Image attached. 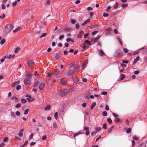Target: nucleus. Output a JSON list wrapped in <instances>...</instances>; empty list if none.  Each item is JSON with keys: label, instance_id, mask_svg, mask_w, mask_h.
<instances>
[{"label": "nucleus", "instance_id": "4c0bfd02", "mask_svg": "<svg viewBox=\"0 0 147 147\" xmlns=\"http://www.w3.org/2000/svg\"><path fill=\"white\" fill-rule=\"evenodd\" d=\"M99 54L100 55L102 56L104 54V53L101 50L99 53Z\"/></svg>", "mask_w": 147, "mask_h": 147}, {"label": "nucleus", "instance_id": "a878e982", "mask_svg": "<svg viewBox=\"0 0 147 147\" xmlns=\"http://www.w3.org/2000/svg\"><path fill=\"white\" fill-rule=\"evenodd\" d=\"M121 5L122 6V7L124 8L125 7H127L128 5L127 4L122 3L121 4Z\"/></svg>", "mask_w": 147, "mask_h": 147}, {"label": "nucleus", "instance_id": "4468645a", "mask_svg": "<svg viewBox=\"0 0 147 147\" xmlns=\"http://www.w3.org/2000/svg\"><path fill=\"white\" fill-rule=\"evenodd\" d=\"M74 81L75 83H77L79 81V79L76 77H74Z\"/></svg>", "mask_w": 147, "mask_h": 147}, {"label": "nucleus", "instance_id": "5701e85b", "mask_svg": "<svg viewBox=\"0 0 147 147\" xmlns=\"http://www.w3.org/2000/svg\"><path fill=\"white\" fill-rule=\"evenodd\" d=\"M107 121L109 123L111 124L112 123V120L111 118H108L107 119Z\"/></svg>", "mask_w": 147, "mask_h": 147}, {"label": "nucleus", "instance_id": "f704fd0d", "mask_svg": "<svg viewBox=\"0 0 147 147\" xmlns=\"http://www.w3.org/2000/svg\"><path fill=\"white\" fill-rule=\"evenodd\" d=\"M47 34V33H43L40 36V38L45 37Z\"/></svg>", "mask_w": 147, "mask_h": 147}, {"label": "nucleus", "instance_id": "8fccbe9b", "mask_svg": "<svg viewBox=\"0 0 147 147\" xmlns=\"http://www.w3.org/2000/svg\"><path fill=\"white\" fill-rule=\"evenodd\" d=\"M107 94V92H101V94L103 95H106Z\"/></svg>", "mask_w": 147, "mask_h": 147}, {"label": "nucleus", "instance_id": "7c9ffc66", "mask_svg": "<svg viewBox=\"0 0 147 147\" xmlns=\"http://www.w3.org/2000/svg\"><path fill=\"white\" fill-rule=\"evenodd\" d=\"M21 105V104L20 103H19L18 104H17L16 105H15V107L16 108H19Z\"/></svg>", "mask_w": 147, "mask_h": 147}, {"label": "nucleus", "instance_id": "5fc2aeb1", "mask_svg": "<svg viewBox=\"0 0 147 147\" xmlns=\"http://www.w3.org/2000/svg\"><path fill=\"white\" fill-rule=\"evenodd\" d=\"M19 50V47H17L15 49L14 52L15 53H16L18 52V50Z\"/></svg>", "mask_w": 147, "mask_h": 147}, {"label": "nucleus", "instance_id": "1a4fd4ad", "mask_svg": "<svg viewBox=\"0 0 147 147\" xmlns=\"http://www.w3.org/2000/svg\"><path fill=\"white\" fill-rule=\"evenodd\" d=\"M60 71V70L59 69H56L54 72L53 74V75L54 76H55L56 75L58 74Z\"/></svg>", "mask_w": 147, "mask_h": 147}, {"label": "nucleus", "instance_id": "f8f14e48", "mask_svg": "<svg viewBox=\"0 0 147 147\" xmlns=\"http://www.w3.org/2000/svg\"><path fill=\"white\" fill-rule=\"evenodd\" d=\"M139 59V57L138 56L137 57L134 59L133 62V64H135L138 61Z\"/></svg>", "mask_w": 147, "mask_h": 147}, {"label": "nucleus", "instance_id": "39448f33", "mask_svg": "<svg viewBox=\"0 0 147 147\" xmlns=\"http://www.w3.org/2000/svg\"><path fill=\"white\" fill-rule=\"evenodd\" d=\"M67 79L66 78H64L61 79V83L62 84H65L66 83Z\"/></svg>", "mask_w": 147, "mask_h": 147}, {"label": "nucleus", "instance_id": "49530a36", "mask_svg": "<svg viewBox=\"0 0 147 147\" xmlns=\"http://www.w3.org/2000/svg\"><path fill=\"white\" fill-rule=\"evenodd\" d=\"M76 22V20L74 19H72L71 20V22L72 24H75Z\"/></svg>", "mask_w": 147, "mask_h": 147}, {"label": "nucleus", "instance_id": "20e7f679", "mask_svg": "<svg viewBox=\"0 0 147 147\" xmlns=\"http://www.w3.org/2000/svg\"><path fill=\"white\" fill-rule=\"evenodd\" d=\"M33 61L32 60H28L27 62V63L29 67H30L32 68L33 67Z\"/></svg>", "mask_w": 147, "mask_h": 147}, {"label": "nucleus", "instance_id": "aec40b11", "mask_svg": "<svg viewBox=\"0 0 147 147\" xmlns=\"http://www.w3.org/2000/svg\"><path fill=\"white\" fill-rule=\"evenodd\" d=\"M51 108V106L49 105H47L45 108L44 109L45 111Z\"/></svg>", "mask_w": 147, "mask_h": 147}, {"label": "nucleus", "instance_id": "864d4df0", "mask_svg": "<svg viewBox=\"0 0 147 147\" xmlns=\"http://www.w3.org/2000/svg\"><path fill=\"white\" fill-rule=\"evenodd\" d=\"M89 129V127H87L86 126H85L84 127V131H88V130Z\"/></svg>", "mask_w": 147, "mask_h": 147}, {"label": "nucleus", "instance_id": "e433bc0d", "mask_svg": "<svg viewBox=\"0 0 147 147\" xmlns=\"http://www.w3.org/2000/svg\"><path fill=\"white\" fill-rule=\"evenodd\" d=\"M117 39H118V40L119 43L121 45V46H122V42L120 38L119 37H118Z\"/></svg>", "mask_w": 147, "mask_h": 147}, {"label": "nucleus", "instance_id": "6e6552de", "mask_svg": "<svg viewBox=\"0 0 147 147\" xmlns=\"http://www.w3.org/2000/svg\"><path fill=\"white\" fill-rule=\"evenodd\" d=\"M32 76V74L30 71H28L26 74L27 78L30 79H31Z\"/></svg>", "mask_w": 147, "mask_h": 147}, {"label": "nucleus", "instance_id": "3c124183", "mask_svg": "<svg viewBox=\"0 0 147 147\" xmlns=\"http://www.w3.org/2000/svg\"><path fill=\"white\" fill-rule=\"evenodd\" d=\"M72 40V39L70 38H67L66 39V41L67 42L71 41Z\"/></svg>", "mask_w": 147, "mask_h": 147}, {"label": "nucleus", "instance_id": "412c9836", "mask_svg": "<svg viewBox=\"0 0 147 147\" xmlns=\"http://www.w3.org/2000/svg\"><path fill=\"white\" fill-rule=\"evenodd\" d=\"M119 4L117 2H116L114 6V8L115 9H117L118 7Z\"/></svg>", "mask_w": 147, "mask_h": 147}, {"label": "nucleus", "instance_id": "c85d7f7f", "mask_svg": "<svg viewBox=\"0 0 147 147\" xmlns=\"http://www.w3.org/2000/svg\"><path fill=\"white\" fill-rule=\"evenodd\" d=\"M131 131V128L129 127L127 129L126 131V132L127 134H129L130 133Z\"/></svg>", "mask_w": 147, "mask_h": 147}, {"label": "nucleus", "instance_id": "4be33fe9", "mask_svg": "<svg viewBox=\"0 0 147 147\" xmlns=\"http://www.w3.org/2000/svg\"><path fill=\"white\" fill-rule=\"evenodd\" d=\"M21 102L23 103H25L27 102L26 100L25 99L22 98Z\"/></svg>", "mask_w": 147, "mask_h": 147}, {"label": "nucleus", "instance_id": "2f4dec72", "mask_svg": "<svg viewBox=\"0 0 147 147\" xmlns=\"http://www.w3.org/2000/svg\"><path fill=\"white\" fill-rule=\"evenodd\" d=\"M28 111H29V109H26L24 111V115H26L27 114H28Z\"/></svg>", "mask_w": 147, "mask_h": 147}, {"label": "nucleus", "instance_id": "0e129e2a", "mask_svg": "<svg viewBox=\"0 0 147 147\" xmlns=\"http://www.w3.org/2000/svg\"><path fill=\"white\" fill-rule=\"evenodd\" d=\"M17 84H16V82H15L13 83L11 85V86L12 87H15L16 85Z\"/></svg>", "mask_w": 147, "mask_h": 147}, {"label": "nucleus", "instance_id": "0eeeda50", "mask_svg": "<svg viewBox=\"0 0 147 147\" xmlns=\"http://www.w3.org/2000/svg\"><path fill=\"white\" fill-rule=\"evenodd\" d=\"M74 70H69L67 75L69 76H71L74 73Z\"/></svg>", "mask_w": 147, "mask_h": 147}, {"label": "nucleus", "instance_id": "ddd939ff", "mask_svg": "<svg viewBox=\"0 0 147 147\" xmlns=\"http://www.w3.org/2000/svg\"><path fill=\"white\" fill-rule=\"evenodd\" d=\"M90 21V19H88L86 20L85 21L84 23H82L81 24V25L82 26H84L87 23L89 22Z\"/></svg>", "mask_w": 147, "mask_h": 147}, {"label": "nucleus", "instance_id": "f03ea898", "mask_svg": "<svg viewBox=\"0 0 147 147\" xmlns=\"http://www.w3.org/2000/svg\"><path fill=\"white\" fill-rule=\"evenodd\" d=\"M67 89H64L60 91L59 92V94L60 96H65L67 93Z\"/></svg>", "mask_w": 147, "mask_h": 147}, {"label": "nucleus", "instance_id": "2eb2a0df", "mask_svg": "<svg viewBox=\"0 0 147 147\" xmlns=\"http://www.w3.org/2000/svg\"><path fill=\"white\" fill-rule=\"evenodd\" d=\"M61 57L60 54L59 53H57L55 56V59L56 60H58Z\"/></svg>", "mask_w": 147, "mask_h": 147}, {"label": "nucleus", "instance_id": "a211bd4d", "mask_svg": "<svg viewBox=\"0 0 147 147\" xmlns=\"http://www.w3.org/2000/svg\"><path fill=\"white\" fill-rule=\"evenodd\" d=\"M96 105V103L95 102H94L92 103L91 105L90 108L91 109H92Z\"/></svg>", "mask_w": 147, "mask_h": 147}, {"label": "nucleus", "instance_id": "dca6fc26", "mask_svg": "<svg viewBox=\"0 0 147 147\" xmlns=\"http://www.w3.org/2000/svg\"><path fill=\"white\" fill-rule=\"evenodd\" d=\"M95 129L96 132H98L101 130V128L100 127H96L95 128Z\"/></svg>", "mask_w": 147, "mask_h": 147}, {"label": "nucleus", "instance_id": "a18cd8bd", "mask_svg": "<svg viewBox=\"0 0 147 147\" xmlns=\"http://www.w3.org/2000/svg\"><path fill=\"white\" fill-rule=\"evenodd\" d=\"M80 25L78 23H77L76 24L75 27L76 28L78 29L79 28Z\"/></svg>", "mask_w": 147, "mask_h": 147}, {"label": "nucleus", "instance_id": "f257e3e1", "mask_svg": "<svg viewBox=\"0 0 147 147\" xmlns=\"http://www.w3.org/2000/svg\"><path fill=\"white\" fill-rule=\"evenodd\" d=\"M13 28V26L11 24H8L5 26V31L6 32H9L11 31Z\"/></svg>", "mask_w": 147, "mask_h": 147}, {"label": "nucleus", "instance_id": "bf43d9fd", "mask_svg": "<svg viewBox=\"0 0 147 147\" xmlns=\"http://www.w3.org/2000/svg\"><path fill=\"white\" fill-rule=\"evenodd\" d=\"M97 32H98V31H95L92 32V34L93 35H94L96 34Z\"/></svg>", "mask_w": 147, "mask_h": 147}, {"label": "nucleus", "instance_id": "6ab92c4d", "mask_svg": "<svg viewBox=\"0 0 147 147\" xmlns=\"http://www.w3.org/2000/svg\"><path fill=\"white\" fill-rule=\"evenodd\" d=\"M21 28L20 27H18L17 28L13 30V32H17L19 31V30H20Z\"/></svg>", "mask_w": 147, "mask_h": 147}, {"label": "nucleus", "instance_id": "052dcab7", "mask_svg": "<svg viewBox=\"0 0 147 147\" xmlns=\"http://www.w3.org/2000/svg\"><path fill=\"white\" fill-rule=\"evenodd\" d=\"M102 127L103 128H104L105 129H106L107 128V126H106V123H104Z\"/></svg>", "mask_w": 147, "mask_h": 147}, {"label": "nucleus", "instance_id": "13d9d810", "mask_svg": "<svg viewBox=\"0 0 147 147\" xmlns=\"http://www.w3.org/2000/svg\"><path fill=\"white\" fill-rule=\"evenodd\" d=\"M47 137L46 135H44L43 136L42 138V139L43 140H45L46 139Z\"/></svg>", "mask_w": 147, "mask_h": 147}, {"label": "nucleus", "instance_id": "774afa93", "mask_svg": "<svg viewBox=\"0 0 147 147\" xmlns=\"http://www.w3.org/2000/svg\"><path fill=\"white\" fill-rule=\"evenodd\" d=\"M82 106L83 107H85L86 106V104L85 102L83 103L82 104Z\"/></svg>", "mask_w": 147, "mask_h": 147}, {"label": "nucleus", "instance_id": "c9c22d12", "mask_svg": "<svg viewBox=\"0 0 147 147\" xmlns=\"http://www.w3.org/2000/svg\"><path fill=\"white\" fill-rule=\"evenodd\" d=\"M34 136V134L33 133H32L30 136H29V140H31L33 137Z\"/></svg>", "mask_w": 147, "mask_h": 147}, {"label": "nucleus", "instance_id": "9b49d317", "mask_svg": "<svg viewBox=\"0 0 147 147\" xmlns=\"http://www.w3.org/2000/svg\"><path fill=\"white\" fill-rule=\"evenodd\" d=\"M99 37L98 36L95 38H92L91 39V41H93L94 43L97 42L98 40V39L99 38Z\"/></svg>", "mask_w": 147, "mask_h": 147}, {"label": "nucleus", "instance_id": "393cba45", "mask_svg": "<svg viewBox=\"0 0 147 147\" xmlns=\"http://www.w3.org/2000/svg\"><path fill=\"white\" fill-rule=\"evenodd\" d=\"M58 116V113L57 112H56L54 114V118L56 119H57Z\"/></svg>", "mask_w": 147, "mask_h": 147}, {"label": "nucleus", "instance_id": "79ce46f5", "mask_svg": "<svg viewBox=\"0 0 147 147\" xmlns=\"http://www.w3.org/2000/svg\"><path fill=\"white\" fill-rule=\"evenodd\" d=\"M11 115L14 118H15L16 117V116L14 113L13 112H11Z\"/></svg>", "mask_w": 147, "mask_h": 147}, {"label": "nucleus", "instance_id": "680f3d73", "mask_svg": "<svg viewBox=\"0 0 147 147\" xmlns=\"http://www.w3.org/2000/svg\"><path fill=\"white\" fill-rule=\"evenodd\" d=\"M114 32L115 34H118V32L117 29L115 28L114 30Z\"/></svg>", "mask_w": 147, "mask_h": 147}, {"label": "nucleus", "instance_id": "338daca9", "mask_svg": "<svg viewBox=\"0 0 147 147\" xmlns=\"http://www.w3.org/2000/svg\"><path fill=\"white\" fill-rule=\"evenodd\" d=\"M1 7H2V8L3 9H5V5H4V4H3L2 5H1Z\"/></svg>", "mask_w": 147, "mask_h": 147}, {"label": "nucleus", "instance_id": "cd10ccee", "mask_svg": "<svg viewBox=\"0 0 147 147\" xmlns=\"http://www.w3.org/2000/svg\"><path fill=\"white\" fill-rule=\"evenodd\" d=\"M39 84L38 82L37 81H36L34 85V87H36Z\"/></svg>", "mask_w": 147, "mask_h": 147}, {"label": "nucleus", "instance_id": "7ed1b4c3", "mask_svg": "<svg viewBox=\"0 0 147 147\" xmlns=\"http://www.w3.org/2000/svg\"><path fill=\"white\" fill-rule=\"evenodd\" d=\"M24 83L26 85H30L31 84L30 79L28 78H26L24 80Z\"/></svg>", "mask_w": 147, "mask_h": 147}, {"label": "nucleus", "instance_id": "6e6d98bb", "mask_svg": "<svg viewBox=\"0 0 147 147\" xmlns=\"http://www.w3.org/2000/svg\"><path fill=\"white\" fill-rule=\"evenodd\" d=\"M105 109L107 111H108L109 110V108L108 105H106L105 106Z\"/></svg>", "mask_w": 147, "mask_h": 147}, {"label": "nucleus", "instance_id": "09e8293b", "mask_svg": "<svg viewBox=\"0 0 147 147\" xmlns=\"http://www.w3.org/2000/svg\"><path fill=\"white\" fill-rule=\"evenodd\" d=\"M16 114L17 115L19 116L20 115V112H19L18 111H17L16 112Z\"/></svg>", "mask_w": 147, "mask_h": 147}, {"label": "nucleus", "instance_id": "423d86ee", "mask_svg": "<svg viewBox=\"0 0 147 147\" xmlns=\"http://www.w3.org/2000/svg\"><path fill=\"white\" fill-rule=\"evenodd\" d=\"M45 86V84L43 83H40L39 85V88L40 90H42L44 88Z\"/></svg>", "mask_w": 147, "mask_h": 147}, {"label": "nucleus", "instance_id": "de8ad7c7", "mask_svg": "<svg viewBox=\"0 0 147 147\" xmlns=\"http://www.w3.org/2000/svg\"><path fill=\"white\" fill-rule=\"evenodd\" d=\"M133 139L136 140H138L139 139V138L136 136H134L133 137Z\"/></svg>", "mask_w": 147, "mask_h": 147}, {"label": "nucleus", "instance_id": "c756f323", "mask_svg": "<svg viewBox=\"0 0 147 147\" xmlns=\"http://www.w3.org/2000/svg\"><path fill=\"white\" fill-rule=\"evenodd\" d=\"M5 42V39H3L0 42V44L1 45L3 44Z\"/></svg>", "mask_w": 147, "mask_h": 147}, {"label": "nucleus", "instance_id": "c03bdc74", "mask_svg": "<svg viewBox=\"0 0 147 147\" xmlns=\"http://www.w3.org/2000/svg\"><path fill=\"white\" fill-rule=\"evenodd\" d=\"M17 1H15L14 2H13L12 3V4L13 7H14L15 6H16V5L17 4Z\"/></svg>", "mask_w": 147, "mask_h": 147}, {"label": "nucleus", "instance_id": "72a5a7b5", "mask_svg": "<svg viewBox=\"0 0 147 147\" xmlns=\"http://www.w3.org/2000/svg\"><path fill=\"white\" fill-rule=\"evenodd\" d=\"M102 115L103 116H106L107 115V113L105 111H103L102 112Z\"/></svg>", "mask_w": 147, "mask_h": 147}, {"label": "nucleus", "instance_id": "4d7b16f0", "mask_svg": "<svg viewBox=\"0 0 147 147\" xmlns=\"http://www.w3.org/2000/svg\"><path fill=\"white\" fill-rule=\"evenodd\" d=\"M112 130V129L111 128H110L108 130V133L109 134H110Z\"/></svg>", "mask_w": 147, "mask_h": 147}, {"label": "nucleus", "instance_id": "f3484780", "mask_svg": "<svg viewBox=\"0 0 147 147\" xmlns=\"http://www.w3.org/2000/svg\"><path fill=\"white\" fill-rule=\"evenodd\" d=\"M86 43H87L88 45H90L91 44L90 41L87 40H85V41L83 44V45H85H85Z\"/></svg>", "mask_w": 147, "mask_h": 147}, {"label": "nucleus", "instance_id": "ea45409f", "mask_svg": "<svg viewBox=\"0 0 147 147\" xmlns=\"http://www.w3.org/2000/svg\"><path fill=\"white\" fill-rule=\"evenodd\" d=\"M21 88V86L20 85H18L16 87V89L17 90H19Z\"/></svg>", "mask_w": 147, "mask_h": 147}, {"label": "nucleus", "instance_id": "a19ab883", "mask_svg": "<svg viewBox=\"0 0 147 147\" xmlns=\"http://www.w3.org/2000/svg\"><path fill=\"white\" fill-rule=\"evenodd\" d=\"M86 64L84 63L82 65V69H84L86 67Z\"/></svg>", "mask_w": 147, "mask_h": 147}, {"label": "nucleus", "instance_id": "37998d69", "mask_svg": "<svg viewBox=\"0 0 147 147\" xmlns=\"http://www.w3.org/2000/svg\"><path fill=\"white\" fill-rule=\"evenodd\" d=\"M120 121V119L119 118H116L114 120V121L116 122H118Z\"/></svg>", "mask_w": 147, "mask_h": 147}, {"label": "nucleus", "instance_id": "e2e57ef3", "mask_svg": "<svg viewBox=\"0 0 147 147\" xmlns=\"http://www.w3.org/2000/svg\"><path fill=\"white\" fill-rule=\"evenodd\" d=\"M5 144L3 143H1L0 144V147H3L5 146Z\"/></svg>", "mask_w": 147, "mask_h": 147}, {"label": "nucleus", "instance_id": "69168bd1", "mask_svg": "<svg viewBox=\"0 0 147 147\" xmlns=\"http://www.w3.org/2000/svg\"><path fill=\"white\" fill-rule=\"evenodd\" d=\"M8 138L7 137H5L3 140V142H7L8 140Z\"/></svg>", "mask_w": 147, "mask_h": 147}, {"label": "nucleus", "instance_id": "473e14b6", "mask_svg": "<svg viewBox=\"0 0 147 147\" xmlns=\"http://www.w3.org/2000/svg\"><path fill=\"white\" fill-rule=\"evenodd\" d=\"M121 77L120 78V80H123L125 78V76L124 75H123V74H121Z\"/></svg>", "mask_w": 147, "mask_h": 147}, {"label": "nucleus", "instance_id": "9d476101", "mask_svg": "<svg viewBox=\"0 0 147 147\" xmlns=\"http://www.w3.org/2000/svg\"><path fill=\"white\" fill-rule=\"evenodd\" d=\"M71 30V29L69 27H65L63 29V31L65 32L69 31Z\"/></svg>", "mask_w": 147, "mask_h": 147}, {"label": "nucleus", "instance_id": "b1692460", "mask_svg": "<svg viewBox=\"0 0 147 147\" xmlns=\"http://www.w3.org/2000/svg\"><path fill=\"white\" fill-rule=\"evenodd\" d=\"M138 147H146V144L144 143H142L139 145Z\"/></svg>", "mask_w": 147, "mask_h": 147}, {"label": "nucleus", "instance_id": "603ef678", "mask_svg": "<svg viewBox=\"0 0 147 147\" xmlns=\"http://www.w3.org/2000/svg\"><path fill=\"white\" fill-rule=\"evenodd\" d=\"M109 16L108 14H107L105 13L104 12L103 13V16L105 17H107Z\"/></svg>", "mask_w": 147, "mask_h": 147}, {"label": "nucleus", "instance_id": "bb28decb", "mask_svg": "<svg viewBox=\"0 0 147 147\" xmlns=\"http://www.w3.org/2000/svg\"><path fill=\"white\" fill-rule=\"evenodd\" d=\"M64 37V35L63 34L61 35L59 38V40H61Z\"/></svg>", "mask_w": 147, "mask_h": 147}, {"label": "nucleus", "instance_id": "58836bf2", "mask_svg": "<svg viewBox=\"0 0 147 147\" xmlns=\"http://www.w3.org/2000/svg\"><path fill=\"white\" fill-rule=\"evenodd\" d=\"M57 124L55 123H53V128H55L57 127Z\"/></svg>", "mask_w": 147, "mask_h": 147}]
</instances>
